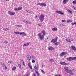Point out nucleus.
I'll return each mask as SVG.
<instances>
[{
    "instance_id": "36",
    "label": "nucleus",
    "mask_w": 76,
    "mask_h": 76,
    "mask_svg": "<svg viewBox=\"0 0 76 76\" xmlns=\"http://www.w3.org/2000/svg\"><path fill=\"white\" fill-rule=\"evenodd\" d=\"M14 10L15 11H18V8H15L14 9Z\"/></svg>"
},
{
    "instance_id": "29",
    "label": "nucleus",
    "mask_w": 76,
    "mask_h": 76,
    "mask_svg": "<svg viewBox=\"0 0 76 76\" xmlns=\"http://www.w3.org/2000/svg\"><path fill=\"white\" fill-rule=\"evenodd\" d=\"M73 4H76V0H74L72 1Z\"/></svg>"
},
{
    "instance_id": "55",
    "label": "nucleus",
    "mask_w": 76,
    "mask_h": 76,
    "mask_svg": "<svg viewBox=\"0 0 76 76\" xmlns=\"http://www.w3.org/2000/svg\"><path fill=\"white\" fill-rule=\"evenodd\" d=\"M61 25H63L62 24H60V26H61Z\"/></svg>"
},
{
    "instance_id": "17",
    "label": "nucleus",
    "mask_w": 76,
    "mask_h": 76,
    "mask_svg": "<svg viewBox=\"0 0 76 76\" xmlns=\"http://www.w3.org/2000/svg\"><path fill=\"white\" fill-rule=\"evenodd\" d=\"M69 1V0H64L63 3L64 4H66V2Z\"/></svg>"
},
{
    "instance_id": "56",
    "label": "nucleus",
    "mask_w": 76,
    "mask_h": 76,
    "mask_svg": "<svg viewBox=\"0 0 76 76\" xmlns=\"http://www.w3.org/2000/svg\"><path fill=\"white\" fill-rule=\"evenodd\" d=\"M9 63H11V62H10V61H9L8 62Z\"/></svg>"
},
{
    "instance_id": "33",
    "label": "nucleus",
    "mask_w": 76,
    "mask_h": 76,
    "mask_svg": "<svg viewBox=\"0 0 76 76\" xmlns=\"http://www.w3.org/2000/svg\"><path fill=\"white\" fill-rule=\"evenodd\" d=\"M16 68L15 67H14L12 69V70H16Z\"/></svg>"
},
{
    "instance_id": "2",
    "label": "nucleus",
    "mask_w": 76,
    "mask_h": 76,
    "mask_svg": "<svg viewBox=\"0 0 76 76\" xmlns=\"http://www.w3.org/2000/svg\"><path fill=\"white\" fill-rule=\"evenodd\" d=\"M39 20L41 22H42L43 20H44V15H41L39 17Z\"/></svg>"
},
{
    "instance_id": "60",
    "label": "nucleus",
    "mask_w": 76,
    "mask_h": 76,
    "mask_svg": "<svg viewBox=\"0 0 76 76\" xmlns=\"http://www.w3.org/2000/svg\"><path fill=\"white\" fill-rule=\"evenodd\" d=\"M1 31V30L0 29V33Z\"/></svg>"
},
{
    "instance_id": "49",
    "label": "nucleus",
    "mask_w": 76,
    "mask_h": 76,
    "mask_svg": "<svg viewBox=\"0 0 76 76\" xmlns=\"http://www.w3.org/2000/svg\"><path fill=\"white\" fill-rule=\"evenodd\" d=\"M41 72H42V73H44V71H43L42 70Z\"/></svg>"
},
{
    "instance_id": "1",
    "label": "nucleus",
    "mask_w": 76,
    "mask_h": 76,
    "mask_svg": "<svg viewBox=\"0 0 76 76\" xmlns=\"http://www.w3.org/2000/svg\"><path fill=\"white\" fill-rule=\"evenodd\" d=\"M42 33H43L42 35H41V33H39L38 34V37H39V39L40 40H42L44 38V35H45L46 33L44 30L42 31Z\"/></svg>"
},
{
    "instance_id": "53",
    "label": "nucleus",
    "mask_w": 76,
    "mask_h": 76,
    "mask_svg": "<svg viewBox=\"0 0 76 76\" xmlns=\"http://www.w3.org/2000/svg\"><path fill=\"white\" fill-rule=\"evenodd\" d=\"M20 61H21V62H22V61H23V60L21 59V60H20Z\"/></svg>"
},
{
    "instance_id": "3",
    "label": "nucleus",
    "mask_w": 76,
    "mask_h": 76,
    "mask_svg": "<svg viewBox=\"0 0 76 76\" xmlns=\"http://www.w3.org/2000/svg\"><path fill=\"white\" fill-rule=\"evenodd\" d=\"M37 5H39V6H45V7H46V6H47V4L44 3H39L37 4Z\"/></svg>"
},
{
    "instance_id": "20",
    "label": "nucleus",
    "mask_w": 76,
    "mask_h": 76,
    "mask_svg": "<svg viewBox=\"0 0 76 76\" xmlns=\"http://www.w3.org/2000/svg\"><path fill=\"white\" fill-rule=\"evenodd\" d=\"M69 73L71 74L72 75H73L74 74L73 73V72H72V71H70V70H69Z\"/></svg>"
},
{
    "instance_id": "31",
    "label": "nucleus",
    "mask_w": 76,
    "mask_h": 76,
    "mask_svg": "<svg viewBox=\"0 0 76 76\" xmlns=\"http://www.w3.org/2000/svg\"><path fill=\"white\" fill-rule=\"evenodd\" d=\"M37 25L39 26H42V24L40 23V24H39L37 23Z\"/></svg>"
},
{
    "instance_id": "59",
    "label": "nucleus",
    "mask_w": 76,
    "mask_h": 76,
    "mask_svg": "<svg viewBox=\"0 0 76 76\" xmlns=\"http://www.w3.org/2000/svg\"><path fill=\"white\" fill-rule=\"evenodd\" d=\"M7 49L5 50V51H7Z\"/></svg>"
},
{
    "instance_id": "25",
    "label": "nucleus",
    "mask_w": 76,
    "mask_h": 76,
    "mask_svg": "<svg viewBox=\"0 0 76 76\" xmlns=\"http://www.w3.org/2000/svg\"><path fill=\"white\" fill-rule=\"evenodd\" d=\"M14 34H19L20 35V33L19 32H16V31H14Z\"/></svg>"
},
{
    "instance_id": "4",
    "label": "nucleus",
    "mask_w": 76,
    "mask_h": 76,
    "mask_svg": "<svg viewBox=\"0 0 76 76\" xmlns=\"http://www.w3.org/2000/svg\"><path fill=\"white\" fill-rule=\"evenodd\" d=\"M57 37H56L54 39H52V40L51 41V42H53L55 44H56V42H57Z\"/></svg>"
},
{
    "instance_id": "62",
    "label": "nucleus",
    "mask_w": 76,
    "mask_h": 76,
    "mask_svg": "<svg viewBox=\"0 0 76 76\" xmlns=\"http://www.w3.org/2000/svg\"><path fill=\"white\" fill-rule=\"evenodd\" d=\"M75 23H76V22H75Z\"/></svg>"
},
{
    "instance_id": "47",
    "label": "nucleus",
    "mask_w": 76,
    "mask_h": 76,
    "mask_svg": "<svg viewBox=\"0 0 76 76\" xmlns=\"http://www.w3.org/2000/svg\"><path fill=\"white\" fill-rule=\"evenodd\" d=\"M32 76H36V75H35V73H34L33 74Z\"/></svg>"
},
{
    "instance_id": "27",
    "label": "nucleus",
    "mask_w": 76,
    "mask_h": 76,
    "mask_svg": "<svg viewBox=\"0 0 76 76\" xmlns=\"http://www.w3.org/2000/svg\"><path fill=\"white\" fill-rule=\"evenodd\" d=\"M72 61L73 60H76V57H72Z\"/></svg>"
},
{
    "instance_id": "23",
    "label": "nucleus",
    "mask_w": 76,
    "mask_h": 76,
    "mask_svg": "<svg viewBox=\"0 0 76 76\" xmlns=\"http://www.w3.org/2000/svg\"><path fill=\"white\" fill-rule=\"evenodd\" d=\"M31 23H32V22L31 21H27V24H31Z\"/></svg>"
},
{
    "instance_id": "38",
    "label": "nucleus",
    "mask_w": 76,
    "mask_h": 76,
    "mask_svg": "<svg viewBox=\"0 0 76 76\" xmlns=\"http://www.w3.org/2000/svg\"><path fill=\"white\" fill-rule=\"evenodd\" d=\"M64 53V55H66V54H67V52H63Z\"/></svg>"
},
{
    "instance_id": "35",
    "label": "nucleus",
    "mask_w": 76,
    "mask_h": 76,
    "mask_svg": "<svg viewBox=\"0 0 76 76\" xmlns=\"http://www.w3.org/2000/svg\"><path fill=\"white\" fill-rule=\"evenodd\" d=\"M68 12L69 13H71V14H72V11H71L70 10H69Z\"/></svg>"
},
{
    "instance_id": "48",
    "label": "nucleus",
    "mask_w": 76,
    "mask_h": 76,
    "mask_svg": "<svg viewBox=\"0 0 76 76\" xmlns=\"http://www.w3.org/2000/svg\"><path fill=\"white\" fill-rule=\"evenodd\" d=\"M9 29L7 28V29H6V31H9Z\"/></svg>"
},
{
    "instance_id": "52",
    "label": "nucleus",
    "mask_w": 76,
    "mask_h": 76,
    "mask_svg": "<svg viewBox=\"0 0 76 76\" xmlns=\"http://www.w3.org/2000/svg\"><path fill=\"white\" fill-rule=\"evenodd\" d=\"M37 16H36L35 17V18L36 19H37Z\"/></svg>"
},
{
    "instance_id": "50",
    "label": "nucleus",
    "mask_w": 76,
    "mask_h": 76,
    "mask_svg": "<svg viewBox=\"0 0 76 76\" xmlns=\"http://www.w3.org/2000/svg\"><path fill=\"white\" fill-rule=\"evenodd\" d=\"M72 7L73 9H76V7H75V6H73Z\"/></svg>"
},
{
    "instance_id": "39",
    "label": "nucleus",
    "mask_w": 76,
    "mask_h": 76,
    "mask_svg": "<svg viewBox=\"0 0 76 76\" xmlns=\"http://www.w3.org/2000/svg\"><path fill=\"white\" fill-rule=\"evenodd\" d=\"M17 26H18V27H20V28H21V27H22V25H17Z\"/></svg>"
},
{
    "instance_id": "10",
    "label": "nucleus",
    "mask_w": 76,
    "mask_h": 76,
    "mask_svg": "<svg viewBox=\"0 0 76 76\" xmlns=\"http://www.w3.org/2000/svg\"><path fill=\"white\" fill-rule=\"evenodd\" d=\"M1 64L2 65V66L4 67L5 68V70H7V66L5 65L3 63H1Z\"/></svg>"
},
{
    "instance_id": "22",
    "label": "nucleus",
    "mask_w": 76,
    "mask_h": 76,
    "mask_svg": "<svg viewBox=\"0 0 76 76\" xmlns=\"http://www.w3.org/2000/svg\"><path fill=\"white\" fill-rule=\"evenodd\" d=\"M18 10H22V7H20L18 8Z\"/></svg>"
},
{
    "instance_id": "11",
    "label": "nucleus",
    "mask_w": 76,
    "mask_h": 76,
    "mask_svg": "<svg viewBox=\"0 0 76 76\" xmlns=\"http://www.w3.org/2000/svg\"><path fill=\"white\" fill-rule=\"evenodd\" d=\"M27 59L28 61H30L31 59V56L29 55H27Z\"/></svg>"
},
{
    "instance_id": "61",
    "label": "nucleus",
    "mask_w": 76,
    "mask_h": 76,
    "mask_svg": "<svg viewBox=\"0 0 76 76\" xmlns=\"http://www.w3.org/2000/svg\"><path fill=\"white\" fill-rule=\"evenodd\" d=\"M33 57H32V58H33Z\"/></svg>"
},
{
    "instance_id": "34",
    "label": "nucleus",
    "mask_w": 76,
    "mask_h": 76,
    "mask_svg": "<svg viewBox=\"0 0 76 76\" xmlns=\"http://www.w3.org/2000/svg\"><path fill=\"white\" fill-rule=\"evenodd\" d=\"M26 12H28V13H31V11H30L29 10H26Z\"/></svg>"
},
{
    "instance_id": "7",
    "label": "nucleus",
    "mask_w": 76,
    "mask_h": 76,
    "mask_svg": "<svg viewBox=\"0 0 76 76\" xmlns=\"http://www.w3.org/2000/svg\"><path fill=\"white\" fill-rule=\"evenodd\" d=\"M66 41H68L69 42H71V41H73V39H65Z\"/></svg>"
},
{
    "instance_id": "37",
    "label": "nucleus",
    "mask_w": 76,
    "mask_h": 76,
    "mask_svg": "<svg viewBox=\"0 0 76 76\" xmlns=\"http://www.w3.org/2000/svg\"><path fill=\"white\" fill-rule=\"evenodd\" d=\"M72 22V21L71 20H67L66 22L67 23H68L69 22Z\"/></svg>"
},
{
    "instance_id": "46",
    "label": "nucleus",
    "mask_w": 76,
    "mask_h": 76,
    "mask_svg": "<svg viewBox=\"0 0 76 76\" xmlns=\"http://www.w3.org/2000/svg\"><path fill=\"white\" fill-rule=\"evenodd\" d=\"M32 63H35V61L34 60H33L32 61Z\"/></svg>"
},
{
    "instance_id": "51",
    "label": "nucleus",
    "mask_w": 76,
    "mask_h": 76,
    "mask_svg": "<svg viewBox=\"0 0 76 76\" xmlns=\"http://www.w3.org/2000/svg\"><path fill=\"white\" fill-rule=\"evenodd\" d=\"M7 43H8V42H5V43L7 44Z\"/></svg>"
},
{
    "instance_id": "18",
    "label": "nucleus",
    "mask_w": 76,
    "mask_h": 76,
    "mask_svg": "<svg viewBox=\"0 0 76 76\" xmlns=\"http://www.w3.org/2000/svg\"><path fill=\"white\" fill-rule=\"evenodd\" d=\"M29 45V42H27L26 44H25L24 45H23V47H25L26 46H27V45Z\"/></svg>"
},
{
    "instance_id": "57",
    "label": "nucleus",
    "mask_w": 76,
    "mask_h": 76,
    "mask_svg": "<svg viewBox=\"0 0 76 76\" xmlns=\"http://www.w3.org/2000/svg\"><path fill=\"white\" fill-rule=\"evenodd\" d=\"M64 57H65V58L66 57V56H64Z\"/></svg>"
},
{
    "instance_id": "15",
    "label": "nucleus",
    "mask_w": 76,
    "mask_h": 76,
    "mask_svg": "<svg viewBox=\"0 0 76 76\" xmlns=\"http://www.w3.org/2000/svg\"><path fill=\"white\" fill-rule=\"evenodd\" d=\"M48 50L51 51H53L54 50V48L52 47H50L48 48Z\"/></svg>"
},
{
    "instance_id": "24",
    "label": "nucleus",
    "mask_w": 76,
    "mask_h": 76,
    "mask_svg": "<svg viewBox=\"0 0 76 76\" xmlns=\"http://www.w3.org/2000/svg\"><path fill=\"white\" fill-rule=\"evenodd\" d=\"M28 65L30 68L31 69H32V66H31V64H30V63H28Z\"/></svg>"
},
{
    "instance_id": "32",
    "label": "nucleus",
    "mask_w": 76,
    "mask_h": 76,
    "mask_svg": "<svg viewBox=\"0 0 76 76\" xmlns=\"http://www.w3.org/2000/svg\"><path fill=\"white\" fill-rule=\"evenodd\" d=\"M23 22H24V23H26V24H27V21H26V20H23Z\"/></svg>"
},
{
    "instance_id": "45",
    "label": "nucleus",
    "mask_w": 76,
    "mask_h": 76,
    "mask_svg": "<svg viewBox=\"0 0 76 76\" xmlns=\"http://www.w3.org/2000/svg\"><path fill=\"white\" fill-rule=\"evenodd\" d=\"M6 29H7V28H3V30H4V31H6Z\"/></svg>"
},
{
    "instance_id": "58",
    "label": "nucleus",
    "mask_w": 76,
    "mask_h": 76,
    "mask_svg": "<svg viewBox=\"0 0 76 76\" xmlns=\"http://www.w3.org/2000/svg\"><path fill=\"white\" fill-rule=\"evenodd\" d=\"M57 56H58V55H57Z\"/></svg>"
},
{
    "instance_id": "6",
    "label": "nucleus",
    "mask_w": 76,
    "mask_h": 76,
    "mask_svg": "<svg viewBox=\"0 0 76 76\" xmlns=\"http://www.w3.org/2000/svg\"><path fill=\"white\" fill-rule=\"evenodd\" d=\"M20 35L21 37H25V36H26V34L25 33V32H20Z\"/></svg>"
},
{
    "instance_id": "40",
    "label": "nucleus",
    "mask_w": 76,
    "mask_h": 76,
    "mask_svg": "<svg viewBox=\"0 0 76 76\" xmlns=\"http://www.w3.org/2000/svg\"><path fill=\"white\" fill-rule=\"evenodd\" d=\"M36 73H37V76H39V73H38V72H36Z\"/></svg>"
},
{
    "instance_id": "30",
    "label": "nucleus",
    "mask_w": 76,
    "mask_h": 76,
    "mask_svg": "<svg viewBox=\"0 0 76 76\" xmlns=\"http://www.w3.org/2000/svg\"><path fill=\"white\" fill-rule=\"evenodd\" d=\"M49 61H51L52 62H54V60H53V59H50L49 60Z\"/></svg>"
},
{
    "instance_id": "16",
    "label": "nucleus",
    "mask_w": 76,
    "mask_h": 76,
    "mask_svg": "<svg viewBox=\"0 0 76 76\" xmlns=\"http://www.w3.org/2000/svg\"><path fill=\"white\" fill-rule=\"evenodd\" d=\"M35 64V66H34V69H35L36 70H38V67H37V64Z\"/></svg>"
},
{
    "instance_id": "41",
    "label": "nucleus",
    "mask_w": 76,
    "mask_h": 76,
    "mask_svg": "<svg viewBox=\"0 0 76 76\" xmlns=\"http://www.w3.org/2000/svg\"><path fill=\"white\" fill-rule=\"evenodd\" d=\"M23 66L25 67V63H24V61H23Z\"/></svg>"
},
{
    "instance_id": "5",
    "label": "nucleus",
    "mask_w": 76,
    "mask_h": 76,
    "mask_svg": "<svg viewBox=\"0 0 76 76\" xmlns=\"http://www.w3.org/2000/svg\"><path fill=\"white\" fill-rule=\"evenodd\" d=\"M8 13L9 15H12V16H13V15H15V12H11V11H8Z\"/></svg>"
},
{
    "instance_id": "43",
    "label": "nucleus",
    "mask_w": 76,
    "mask_h": 76,
    "mask_svg": "<svg viewBox=\"0 0 76 76\" xmlns=\"http://www.w3.org/2000/svg\"><path fill=\"white\" fill-rule=\"evenodd\" d=\"M61 22H66V20H61Z\"/></svg>"
},
{
    "instance_id": "21",
    "label": "nucleus",
    "mask_w": 76,
    "mask_h": 76,
    "mask_svg": "<svg viewBox=\"0 0 76 76\" xmlns=\"http://www.w3.org/2000/svg\"><path fill=\"white\" fill-rule=\"evenodd\" d=\"M64 56L63 52L61 53L59 55V56L60 57H61V56Z\"/></svg>"
},
{
    "instance_id": "14",
    "label": "nucleus",
    "mask_w": 76,
    "mask_h": 76,
    "mask_svg": "<svg viewBox=\"0 0 76 76\" xmlns=\"http://www.w3.org/2000/svg\"><path fill=\"white\" fill-rule=\"evenodd\" d=\"M66 60L67 61H72V57H70L67 58H66Z\"/></svg>"
},
{
    "instance_id": "54",
    "label": "nucleus",
    "mask_w": 76,
    "mask_h": 76,
    "mask_svg": "<svg viewBox=\"0 0 76 76\" xmlns=\"http://www.w3.org/2000/svg\"><path fill=\"white\" fill-rule=\"evenodd\" d=\"M6 0V1H9V0Z\"/></svg>"
},
{
    "instance_id": "12",
    "label": "nucleus",
    "mask_w": 76,
    "mask_h": 76,
    "mask_svg": "<svg viewBox=\"0 0 76 76\" xmlns=\"http://www.w3.org/2000/svg\"><path fill=\"white\" fill-rule=\"evenodd\" d=\"M60 64H61V65H68V64L67 63H66V62H60Z\"/></svg>"
},
{
    "instance_id": "28",
    "label": "nucleus",
    "mask_w": 76,
    "mask_h": 76,
    "mask_svg": "<svg viewBox=\"0 0 76 76\" xmlns=\"http://www.w3.org/2000/svg\"><path fill=\"white\" fill-rule=\"evenodd\" d=\"M26 76H30V74L29 73H26Z\"/></svg>"
},
{
    "instance_id": "42",
    "label": "nucleus",
    "mask_w": 76,
    "mask_h": 76,
    "mask_svg": "<svg viewBox=\"0 0 76 76\" xmlns=\"http://www.w3.org/2000/svg\"><path fill=\"white\" fill-rule=\"evenodd\" d=\"M76 22H75V23H71V25H75L76 24Z\"/></svg>"
},
{
    "instance_id": "26",
    "label": "nucleus",
    "mask_w": 76,
    "mask_h": 76,
    "mask_svg": "<svg viewBox=\"0 0 76 76\" xmlns=\"http://www.w3.org/2000/svg\"><path fill=\"white\" fill-rule=\"evenodd\" d=\"M56 42V43H55V45H58V44H60V43H59V42Z\"/></svg>"
},
{
    "instance_id": "13",
    "label": "nucleus",
    "mask_w": 76,
    "mask_h": 76,
    "mask_svg": "<svg viewBox=\"0 0 76 76\" xmlns=\"http://www.w3.org/2000/svg\"><path fill=\"white\" fill-rule=\"evenodd\" d=\"M71 48L73 50H74V51H76V48L75 46L73 45L71 46Z\"/></svg>"
},
{
    "instance_id": "8",
    "label": "nucleus",
    "mask_w": 76,
    "mask_h": 76,
    "mask_svg": "<svg viewBox=\"0 0 76 76\" xmlns=\"http://www.w3.org/2000/svg\"><path fill=\"white\" fill-rule=\"evenodd\" d=\"M56 12L57 13H58V14H60V15H64V12H62L59 11H56Z\"/></svg>"
},
{
    "instance_id": "19",
    "label": "nucleus",
    "mask_w": 76,
    "mask_h": 76,
    "mask_svg": "<svg viewBox=\"0 0 76 76\" xmlns=\"http://www.w3.org/2000/svg\"><path fill=\"white\" fill-rule=\"evenodd\" d=\"M52 30L53 31H57V28H54L52 29Z\"/></svg>"
},
{
    "instance_id": "63",
    "label": "nucleus",
    "mask_w": 76,
    "mask_h": 76,
    "mask_svg": "<svg viewBox=\"0 0 76 76\" xmlns=\"http://www.w3.org/2000/svg\"><path fill=\"white\" fill-rule=\"evenodd\" d=\"M47 39H48V38H47Z\"/></svg>"
},
{
    "instance_id": "44",
    "label": "nucleus",
    "mask_w": 76,
    "mask_h": 76,
    "mask_svg": "<svg viewBox=\"0 0 76 76\" xmlns=\"http://www.w3.org/2000/svg\"><path fill=\"white\" fill-rule=\"evenodd\" d=\"M18 66L19 67V68H20V67H21V65L20 64H18Z\"/></svg>"
},
{
    "instance_id": "9",
    "label": "nucleus",
    "mask_w": 76,
    "mask_h": 76,
    "mask_svg": "<svg viewBox=\"0 0 76 76\" xmlns=\"http://www.w3.org/2000/svg\"><path fill=\"white\" fill-rule=\"evenodd\" d=\"M64 69L65 70L66 72L67 73H69V72L70 70L69 69V67H64Z\"/></svg>"
}]
</instances>
